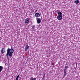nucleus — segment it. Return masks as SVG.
<instances>
[{"label": "nucleus", "mask_w": 80, "mask_h": 80, "mask_svg": "<svg viewBox=\"0 0 80 80\" xmlns=\"http://www.w3.org/2000/svg\"><path fill=\"white\" fill-rule=\"evenodd\" d=\"M35 26H33L32 27V28L33 29V30L34 31V30L35 29Z\"/></svg>", "instance_id": "nucleus-16"}, {"label": "nucleus", "mask_w": 80, "mask_h": 80, "mask_svg": "<svg viewBox=\"0 0 80 80\" xmlns=\"http://www.w3.org/2000/svg\"><path fill=\"white\" fill-rule=\"evenodd\" d=\"M65 69H64V70H67V68H68V66H65Z\"/></svg>", "instance_id": "nucleus-15"}, {"label": "nucleus", "mask_w": 80, "mask_h": 80, "mask_svg": "<svg viewBox=\"0 0 80 80\" xmlns=\"http://www.w3.org/2000/svg\"><path fill=\"white\" fill-rule=\"evenodd\" d=\"M13 56V54L12 53H10L9 54V56L10 57H12Z\"/></svg>", "instance_id": "nucleus-13"}, {"label": "nucleus", "mask_w": 80, "mask_h": 80, "mask_svg": "<svg viewBox=\"0 0 80 80\" xmlns=\"http://www.w3.org/2000/svg\"><path fill=\"white\" fill-rule=\"evenodd\" d=\"M3 67L0 66V72H2V70H3Z\"/></svg>", "instance_id": "nucleus-9"}, {"label": "nucleus", "mask_w": 80, "mask_h": 80, "mask_svg": "<svg viewBox=\"0 0 80 80\" xmlns=\"http://www.w3.org/2000/svg\"><path fill=\"white\" fill-rule=\"evenodd\" d=\"M62 16H57V18L58 20H62Z\"/></svg>", "instance_id": "nucleus-3"}, {"label": "nucleus", "mask_w": 80, "mask_h": 80, "mask_svg": "<svg viewBox=\"0 0 80 80\" xmlns=\"http://www.w3.org/2000/svg\"><path fill=\"white\" fill-rule=\"evenodd\" d=\"M37 12V10H36V11H35V13H36Z\"/></svg>", "instance_id": "nucleus-19"}, {"label": "nucleus", "mask_w": 80, "mask_h": 80, "mask_svg": "<svg viewBox=\"0 0 80 80\" xmlns=\"http://www.w3.org/2000/svg\"><path fill=\"white\" fill-rule=\"evenodd\" d=\"M19 76H20V75H19L16 78V80H18V78H19Z\"/></svg>", "instance_id": "nucleus-14"}, {"label": "nucleus", "mask_w": 80, "mask_h": 80, "mask_svg": "<svg viewBox=\"0 0 80 80\" xmlns=\"http://www.w3.org/2000/svg\"><path fill=\"white\" fill-rule=\"evenodd\" d=\"M43 78H45V74H44L43 75Z\"/></svg>", "instance_id": "nucleus-18"}, {"label": "nucleus", "mask_w": 80, "mask_h": 80, "mask_svg": "<svg viewBox=\"0 0 80 80\" xmlns=\"http://www.w3.org/2000/svg\"><path fill=\"white\" fill-rule=\"evenodd\" d=\"M36 79H37L36 78H33L32 77L30 78V80H36Z\"/></svg>", "instance_id": "nucleus-12"}, {"label": "nucleus", "mask_w": 80, "mask_h": 80, "mask_svg": "<svg viewBox=\"0 0 80 80\" xmlns=\"http://www.w3.org/2000/svg\"><path fill=\"white\" fill-rule=\"evenodd\" d=\"M56 12L57 13H58H58H59L60 12L59 11H56Z\"/></svg>", "instance_id": "nucleus-17"}, {"label": "nucleus", "mask_w": 80, "mask_h": 80, "mask_svg": "<svg viewBox=\"0 0 80 80\" xmlns=\"http://www.w3.org/2000/svg\"><path fill=\"white\" fill-rule=\"evenodd\" d=\"M66 75H67V70H64V77L66 76Z\"/></svg>", "instance_id": "nucleus-10"}, {"label": "nucleus", "mask_w": 80, "mask_h": 80, "mask_svg": "<svg viewBox=\"0 0 80 80\" xmlns=\"http://www.w3.org/2000/svg\"><path fill=\"white\" fill-rule=\"evenodd\" d=\"M1 52L2 53H4V52H5V50L4 48H2L1 50Z\"/></svg>", "instance_id": "nucleus-5"}, {"label": "nucleus", "mask_w": 80, "mask_h": 80, "mask_svg": "<svg viewBox=\"0 0 80 80\" xmlns=\"http://www.w3.org/2000/svg\"><path fill=\"white\" fill-rule=\"evenodd\" d=\"M14 50L13 49H9L8 48L7 50V53L6 54V56L8 57V55L10 53H13Z\"/></svg>", "instance_id": "nucleus-1"}, {"label": "nucleus", "mask_w": 80, "mask_h": 80, "mask_svg": "<svg viewBox=\"0 0 80 80\" xmlns=\"http://www.w3.org/2000/svg\"><path fill=\"white\" fill-rule=\"evenodd\" d=\"M29 48V46L28 45H26L25 47V50L26 51H27L28 49Z\"/></svg>", "instance_id": "nucleus-6"}, {"label": "nucleus", "mask_w": 80, "mask_h": 80, "mask_svg": "<svg viewBox=\"0 0 80 80\" xmlns=\"http://www.w3.org/2000/svg\"><path fill=\"white\" fill-rule=\"evenodd\" d=\"M36 20L38 23H40V22H41V19L37 18H36Z\"/></svg>", "instance_id": "nucleus-2"}, {"label": "nucleus", "mask_w": 80, "mask_h": 80, "mask_svg": "<svg viewBox=\"0 0 80 80\" xmlns=\"http://www.w3.org/2000/svg\"><path fill=\"white\" fill-rule=\"evenodd\" d=\"M35 15L36 17H40V13H36Z\"/></svg>", "instance_id": "nucleus-4"}, {"label": "nucleus", "mask_w": 80, "mask_h": 80, "mask_svg": "<svg viewBox=\"0 0 80 80\" xmlns=\"http://www.w3.org/2000/svg\"><path fill=\"white\" fill-rule=\"evenodd\" d=\"M29 22V20L28 18H27L25 20V23H28Z\"/></svg>", "instance_id": "nucleus-7"}, {"label": "nucleus", "mask_w": 80, "mask_h": 80, "mask_svg": "<svg viewBox=\"0 0 80 80\" xmlns=\"http://www.w3.org/2000/svg\"><path fill=\"white\" fill-rule=\"evenodd\" d=\"M58 16H61V17H62L63 14H62V13L61 12H59L58 14Z\"/></svg>", "instance_id": "nucleus-8"}, {"label": "nucleus", "mask_w": 80, "mask_h": 80, "mask_svg": "<svg viewBox=\"0 0 80 80\" xmlns=\"http://www.w3.org/2000/svg\"><path fill=\"white\" fill-rule=\"evenodd\" d=\"M74 3L76 4H78L79 3V1L78 0H76L74 2Z\"/></svg>", "instance_id": "nucleus-11"}]
</instances>
